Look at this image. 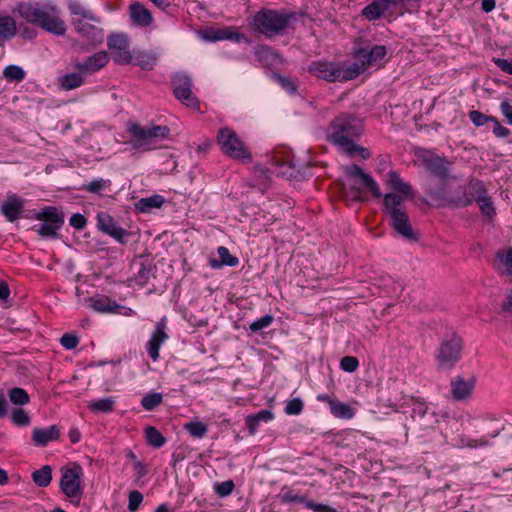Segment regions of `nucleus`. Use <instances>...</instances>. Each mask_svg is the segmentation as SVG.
Segmentation results:
<instances>
[{"instance_id": "f257e3e1", "label": "nucleus", "mask_w": 512, "mask_h": 512, "mask_svg": "<svg viewBox=\"0 0 512 512\" xmlns=\"http://www.w3.org/2000/svg\"><path fill=\"white\" fill-rule=\"evenodd\" d=\"M388 183L396 193H387L384 196V211L390 218L393 230L403 239L417 242L418 233L413 230L407 211L404 207V197H413V189L409 183L404 182L398 172H388Z\"/></svg>"}, {"instance_id": "58836bf2", "label": "nucleus", "mask_w": 512, "mask_h": 512, "mask_svg": "<svg viewBox=\"0 0 512 512\" xmlns=\"http://www.w3.org/2000/svg\"><path fill=\"white\" fill-rule=\"evenodd\" d=\"M256 59L264 66L271 65L278 58V54L269 46H259L255 49Z\"/></svg>"}, {"instance_id": "4468645a", "label": "nucleus", "mask_w": 512, "mask_h": 512, "mask_svg": "<svg viewBox=\"0 0 512 512\" xmlns=\"http://www.w3.org/2000/svg\"><path fill=\"white\" fill-rule=\"evenodd\" d=\"M470 189L475 192L474 201L479 204L481 213L487 218L492 219L496 211L491 197L487 194L485 183L479 179L473 178L470 180Z\"/></svg>"}, {"instance_id": "0e129e2a", "label": "nucleus", "mask_w": 512, "mask_h": 512, "mask_svg": "<svg viewBox=\"0 0 512 512\" xmlns=\"http://www.w3.org/2000/svg\"><path fill=\"white\" fill-rule=\"evenodd\" d=\"M276 79L280 86L290 94H294L297 90L295 83L290 77L276 75Z\"/></svg>"}, {"instance_id": "473e14b6", "label": "nucleus", "mask_w": 512, "mask_h": 512, "mask_svg": "<svg viewBox=\"0 0 512 512\" xmlns=\"http://www.w3.org/2000/svg\"><path fill=\"white\" fill-rule=\"evenodd\" d=\"M273 413L270 410H261L256 414H252L246 417V425L249 433L254 435L258 429L260 422H269L273 419Z\"/></svg>"}, {"instance_id": "c756f323", "label": "nucleus", "mask_w": 512, "mask_h": 512, "mask_svg": "<svg viewBox=\"0 0 512 512\" xmlns=\"http://www.w3.org/2000/svg\"><path fill=\"white\" fill-rule=\"evenodd\" d=\"M496 263L494 267L502 274L512 276V249H500L496 252Z\"/></svg>"}, {"instance_id": "423d86ee", "label": "nucleus", "mask_w": 512, "mask_h": 512, "mask_svg": "<svg viewBox=\"0 0 512 512\" xmlns=\"http://www.w3.org/2000/svg\"><path fill=\"white\" fill-rule=\"evenodd\" d=\"M295 13H284L272 9H261L254 16L255 29L266 37L282 34L295 19Z\"/></svg>"}, {"instance_id": "2eb2a0df", "label": "nucleus", "mask_w": 512, "mask_h": 512, "mask_svg": "<svg viewBox=\"0 0 512 512\" xmlns=\"http://www.w3.org/2000/svg\"><path fill=\"white\" fill-rule=\"evenodd\" d=\"M89 303L93 310L100 313H116L124 316H131L134 314V311L131 308L122 306L104 295H96L89 298Z\"/></svg>"}, {"instance_id": "b1692460", "label": "nucleus", "mask_w": 512, "mask_h": 512, "mask_svg": "<svg viewBox=\"0 0 512 512\" xmlns=\"http://www.w3.org/2000/svg\"><path fill=\"white\" fill-rule=\"evenodd\" d=\"M387 54L386 47L383 45H375L369 51L365 48H359L354 52L357 60L365 62L367 67L379 63Z\"/></svg>"}, {"instance_id": "774afa93", "label": "nucleus", "mask_w": 512, "mask_h": 512, "mask_svg": "<svg viewBox=\"0 0 512 512\" xmlns=\"http://www.w3.org/2000/svg\"><path fill=\"white\" fill-rule=\"evenodd\" d=\"M69 223L73 228L82 230L85 228L87 220L82 214L75 213L70 217Z\"/></svg>"}, {"instance_id": "dca6fc26", "label": "nucleus", "mask_w": 512, "mask_h": 512, "mask_svg": "<svg viewBox=\"0 0 512 512\" xmlns=\"http://www.w3.org/2000/svg\"><path fill=\"white\" fill-rule=\"evenodd\" d=\"M132 266L136 269L134 281L139 286H145L154 276L155 265L149 256L139 255L134 258Z\"/></svg>"}, {"instance_id": "09e8293b", "label": "nucleus", "mask_w": 512, "mask_h": 512, "mask_svg": "<svg viewBox=\"0 0 512 512\" xmlns=\"http://www.w3.org/2000/svg\"><path fill=\"white\" fill-rule=\"evenodd\" d=\"M145 433L149 445L155 448H160L164 445L165 438L155 427H147Z\"/></svg>"}, {"instance_id": "13d9d810", "label": "nucleus", "mask_w": 512, "mask_h": 512, "mask_svg": "<svg viewBox=\"0 0 512 512\" xmlns=\"http://www.w3.org/2000/svg\"><path fill=\"white\" fill-rule=\"evenodd\" d=\"M468 115L471 122L477 127H482L492 120V116H487L477 110H471Z\"/></svg>"}, {"instance_id": "f8f14e48", "label": "nucleus", "mask_w": 512, "mask_h": 512, "mask_svg": "<svg viewBox=\"0 0 512 512\" xmlns=\"http://www.w3.org/2000/svg\"><path fill=\"white\" fill-rule=\"evenodd\" d=\"M107 45L114 62L121 65L132 62L133 57L129 51V40L125 34L110 35Z\"/></svg>"}, {"instance_id": "37998d69", "label": "nucleus", "mask_w": 512, "mask_h": 512, "mask_svg": "<svg viewBox=\"0 0 512 512\" xmlns=\"http://www.w3.org/2000/svg\"><path fill=\"white\" fill-rule=\"evenodd\" d=\"M113 398H103L88 403V408L94 413H109L114 408Z\"/></svg>"}, {"instance_id": "4be33fe9", "label": "nucleus", "mask_w": 512, "mask_h": 512, "mask_svg": "<svg viewBox=\"0 0 512 512\" xmlns=\"http://www.w3.org/2000/svg\"><path fill=\"white\" fill-rule=\"evenodd\" d=\"M24 209V200L17 195H9L1 205V212L9 222H14Z\"/></svg>"}, {"instance_id": "ddd939ff", "label": "nucleus", "mask_w": 512, "mask_h": 512, "mask_svg": "<svg viewBox=\"0 0 512 512\" xmlns=\"http://www.w3.org/2000/svg\"><path fill=\"white\" fill-rule=\"evenodd\" d=\"M422 162L425 170L439 179V184L447 183L451 171V163L449 161L435 154L426 153L422 158Z\"/></svg>"}, {"instance_id": "f03ea898", "label": "nucleus", "mask_w": 512, "mask_h": 512, "mask_svg": "<svg viewBox=\"0 0 512 512\" xmlns=\"http://www.w3.org/2000/svg\"><path fill=\"white\" fill-rule=\"evenodd\" d=\"M388 183L396 193H387L384 196V211L390 218L393 230L403 239L417 242L418 233L413 230L407 211L404 207V197H413V189L409 183L404 182L398 172H388Z\"/></svg>"}, {"instance_id": "5701e85b", "label": "nucleus", "mask_w": 512, "mask_h": 512, "mask_svg": "<svg viewBox=\"0 0 512 512\" xmlns=\"http://www.w3.org/2000/svg\"><path fill=\"white\" fill-rule=\"evenodd\" d=\"M129 17L138 27H148L153 22L152 13L140 2L129 5Z\"/></svg>"}, {"instance_id": "052dcab7", "label": "nucleus", "mask_w": 512, "mask_h": 512, "mask_svg": "<svg viewBox=\"0 0 512 512\" xmlns=\"http://www.w3.org/2000/svg\"><path fill=\"white\" fill-rule=\"evenodd\" d=\"M156 58L150 55H140L135 58L134 64L139 65L142 69L152 70L155 66Z\"/></svg>"}, {"instance_id": "bf43d9fd", "label": "nucleus", "mask_w": 512, "mask_h": 512, "mask_svg": "<svg viewBox=\"0 0 512 512\" xmlns=\"http://www.w3.org/2000/svg\"><path fill=\"white\" fill-rule=\"evenodd\" d=\"M303 401L300 398H294L287 402L285 412L288 415H298L303 410Z\"/></svg>"}, {"instance_id": "e2e57ef3", "label": "nucleus", "mask_w": 512, "mask_h": 512, "mask_svg": "<svg viewBox=\"0 0 512 512\" xmlns=\"http://www.w3.org/2000/svg\"><path fill=\"white\" fill-rule=\"evenodd\" d=\"M490 123H492V131L496 137L505 138L510 135V130L502 126L497 118L492 117Z\"/></svg>"}, {"instance_id": "79ce46f5", "label": "nucleus", "mask_w": 512, "mask_h": 512, "mask_svg": "<svg viewBox=\"0 0 512 512\" xmlns=\"http://www.w3.org/2000/svg\"><path fill=\"white\" fill-rule=\"evenodd\" d=\"M331 413L340 419H351L355 415V409L346 403L336 401L331 403Z\"/></svg>"}, {"instance_id": "7c9ffc66", "label": "nucleus", "mask_w": 512, "mask_h": 512, "mask_svg": "<svg viewBox=\"0 0 512 512\" xmlns=\"http://www.w3.org/2000/svg\"><path fill=\"white\" fill-rule=\"evenodd\" d=\"M219 259H210L209 264L212 268H221L223 266L235 267L238 265L239 260L237 257L230 254L228 248L220 246L217 249Z\"/></svg>"}, {"instance_id": "393cba45", "label": "nucleus", "mask_w": 512, "mask_h": 512, "mask_svg": "<svg viewBox=\"0 0 512 512\" xmlns=\"http://www.w3.org/2000/svg\"><path fill=\"white\" fill-rule=\"evenodd\" d=\"M273 165L276 167V172L286 178L289 179H304L308 174L306 170L302 171L300 167H297L293 160H275L273 158Z\"/></svg>"}, {"instance_id": "2f4dec72", "label": "nucleus", "mask_w": 512, "mask_h": 512, "mask_svg": "<svg viewBox=\"0 0 512 512\" xmlns=\"http://www.w3.org/2000/svg\"><path fill=\"white\" fill-rule=\"evenodd\" d=\"M412 417L414 419H419V425L423 428H428L432 426L437 420L434 413H429L427 407L423 403L415 404L412 410Z\"/></svg>"}, {"instance_id": "338daca9", "label": "nucleus", "mask_w": 512, "mask_h": 512, "mask_svg": "<svg viewBox=\"0 0 512 512\" xmlns=\"http://www.w3.org/2000/svg\"><path fill=\"white\" fill-rule=\"evenodd\" d=\"M234 489V483L231 480L224 481L218 485H216L215 490L219 496H228L232 493Z\"/></svg>"}, {"instance_id": "0eeeda50", "label": "nucleus", "mask_w": 512, "mask_h": 512, "mask_svg": "<svg viewBox=\"0 0 512 512\" xmlns=\"http://www.w3.org/2000/svg\"><path fill=\"white\" fill-rule=\"evenodd\" d=\"M345 174L350 179L355 180L350 186L352 201H363L364 199L360 194L364 189L370 191L375 198L382 196L377 182L369 174L365 173L360 166L353 164L345 167Z\"/></svg>"}, {"instance_id": "f704fd0d", "label": "nucleus", "mask_w": 512, "mask_h": 512, "mask_svg": "<svg viewBox=\"0 0 512 512\" xmlns=\"http://www.w3.org/2000/svg\"><path fill=\"white\" fill-rule=\"evenodd\" d=\"M462 349H464L462 338L453 332L447 334L440 344V352H460Z\"/></svg>"}, {"instance_id": "4c0bfd02", "label": "nucleus", "mask_w": 512, "mask_h": 512, "mask_svg": "<svg viewBox=\"0 0 512 512\" xmlns=\"http://www.w3.org/2000/svg\"><path fill=\"white\" fill-rule=\"evenodd\" d=\"M16 32V22L12 17H0V40H9L16 34Z\"/></svg>"}, {"instance_id": "9d476101", "label": "nucleus", "mask_w": 512, "mask_h": 512, "mask_svg": "<svg viewBox=\"0 0 512 512\" xmlns=\"http://www.w3.org/2000/svg\"><path fill=\"white\" fill-rule=\"evenodd\" d=\"M217 140L226 155L235 159H251V155L233 130L229 128L221 129L218 132Z\"/></svg>"}, {"instance_id": "412c9836", "label": "nucleus", "mask_w": 512, "mask_h": 512, "mask_svg": "<svg viewBox=\"0 0 512 512\" xmlns=\"http://www.w3.org/2000/svg\"><path fill=\"white\" fill-rule=\"evenodd\" d=\"M85 20L86 19L73 18L72 25L74 26L75 30L83 37H86L88 40H90L92 43L102 42L103 30Z\"/></svg>"}, {"instance_id": "bb28decb", "label": "nucleus", "mask_w": 512, "mask_h": 512, "mask_svg": "<svg viewBox=\"0 0 512 512\" xmlns=\"http://www.w3.org/2000/svg\"><path fill=\"white\" fill-rule=\"evenodd\" d=\"M202 36L205 40L215 42L219 40H232L235 42H240L242 39H245V36L241 33L232 31L228 28L226 29H210L206 30L202 33Z\"/></svg>"}, {"instance_id": "7ed1b4c3", "label": "nucleus", "mask_w": 512, "mask_h": 512, "mask_svg": "<svg viewBox=\"0 0 512 512\" xmlns=\"http://www.w3.org/2000/svg\"><path fill=\"white\" fill-rule=\"evenodd\" d=\"M364 131L362 119L352 113L342 112L327 127V140L349 157L370 158L369 150L357 144Z\"/></svg>"}, {"instance_id": "c03bdc74", "label": "nucleus", "mask_w": 512, "mask_h": 512, "mask_svg": "<svg viewBox=\"0 0 512 512\" xmlns=\"http://www.w3.org/2000/svg\"><path fill=\"white\" fill-rule=\"evenodd\" d=\"M386 10L376 0L367 5L362 14L370 21L379 19Z\"/></svg>"}, {"instance_id": "5fc2aeb1", "label": "nucleus", "mask_w": 512, "mask_h": 512, "mask_svg": "<svg viewBox=\"0 0 512 512\" xmlns=\"http://www.w3.org/2000/svg\"><path fill=\"white\" fill-rule=\"evenodd\" d=\"M59 229L54 227V226H51L50 224H47L45 222H42L37 228H36V232L44 237V238H52V239H57L59 238V233H58Z\"/></svg>"}, {"instance_id": "de8ad7c7", "label": "nucleus", "mask_w": 512, "mask_h": 512, "mask_svg": "<svg viewBox=\"0 0 512 512\" xmlns=\"http://www.w3.org/2000/svg\"><path fill=\"white\" fill-rule=\"evenodd\" d=\"M110 185H111V180L103 179V178H96V179H93L88 184H86L83 187V189L90 193L100 194L106 188L110 187Z\"/></svg>"}, {"instance_id": "603ef678", "label": "nucleus", "mask_w": 512, "mask_h": 512, "mask_svg": "<svg viewBox=\"0 0 512 512\" xmlns=\"http://www.w3.org/2000/svg\"><path fill=\"white\" fill-rule=\"evenodd\" d=\"M162 402V395L160 393H150L144 396L141 400V404L144 409L151 411L156 406L161 404Z\"/></svg>"}, {"instance_id": "39448f33", "label": "nucleus", "mask_w": 512, "mask_h": 512, "mask_svg": "<svg viewBox=\"0 0 512 512\" xmlns=\"http://www.w3.org/2000/svg\"><path fill=\"white\" fill-rule=\"evenodd\" d=\"M426 192L429 197L440 207L464 208L474 201V191L470 189V181L466 186L449 191L447 183L435 184L432 181L427 184Z\"/></svg>"}, {"instance_id": "6ab92c4d", "label": "nucleus", "mask_w": 512, "mask_h": 512, "mask_svg": "<svg viewBox=\"0 0 512 512\" xmlns=\"http://www.w3.org/2000/svg\"><path fill=\"white\" fill-rule=\"evenodd\" d=\"M309 72L328 82L340 81V64L315 61L310 64Z\"/></svg>"}, {"instance_id": "a19ab883", "label": "nucleus", "mask_w": 512, "mask_h": 512, "mask_svg": "<svg viewBox=\"0 0 512 512\" xmlns=\"http://www.w3.org/2000/svg\"><path fill=\"white\" fill-rule=\"evenodd\" d=\"M32 479L37 486L47 487L52 480V468L49 465H44L32 473Z\"/></svg>"}, {"instance_id": "680f3d73", "label": "nucleus", "mask_w": 512, "mask_h": 512, "mask_svg": "<svg viewBox=\"0 0 512 512\" xmlns=\"http://www.w3.org/2000/svg\"><path fill=\"white\" fill-rule=\"evenodd\" d=\"M359 365V361L356 357L345 356L341 359L340 366L346 372H354Z\"/></svg>"}, {"instance_id": "49530a36", "label": "nucleus", "mask_w": 512, "mask_h": 512, "mask_svg": "<svg viewBox=\"0 0 512 512\" xmlns=\"http://www.w3.org/2000/svg\"><path fill=\"white\" fill-rule=\"evenodd\" d=\"M459 359L458 354H437L438 368L443 371L450 370Z\"/></svg>"}, {"instance_id": "9b49d317", "label": "nucleus", "mask_w": 512, "mask_h": 512, "mask_svg": "<svg viewBox=\"0 0 512 512\" xmlns=\"http://www.w3.org/2000/svg\"><path fill=\"white\" fill-rule=\"evenodd\" d=\"M172 88L175 97L184 105L194 110H198L200 103L192 92V80L184 73H177L173 76Z\"/></svg>"}, {"instance_id": "20e7f679", "label": "nucleus", "mask_w": 512, "mask_h": 512, "mask_svg": "<svg viewBox=\"0 0 512 512\" xmlns=\"http://www.w3.org/2000/svg\"><path fill=\"white\" fill-rule=\"evenodd\" d=\"M16 10L24 20L50 33L64 35L66 32L65 23L59 17V10L50 2L35 4L22 2L17 5Z\"/></svg>"}, {"instance_id": "a18cd8bd", "label": "nucleus", "mask_w": 512, "mask_h": 512, "mask_svg": "<svg viewBox=\"0 0 512 512\" xmlns=\"http://www.w3.org/2000/svg\"><path fill=\"white\" fill-rule=\"evenodd\" d=\"M184 429L194 438H203L208 428L200 421H191L184 425Z\"/></svg>"}, {"instance_id": "4d7b16f0", "label": "nucleus", "mask_w": 512, "mask_h": 512, "mask_svg": "<svg viewBox=\"0 0 512 512\" xmlns=\"http://www.w3.org/2000/svg\"><path fill=\"white\" fill-rule=\"evenodd\" d=\"M11 419L17 426H27L30 423L29 415L21 408L13 410Z\"/></svg>"}, {"instance_id": "6e6d98bb", "label": "nucleus", "mask_w": 512, "mask_h": 512, "mask_svg": "<svg viewBox=\"0 0 512 512\" xmlns=\"http://www.w3.org/2000/svg\"><path fill=\"white\" fill-rule=\"evenodd\" d=\"M60 344L66 350H73L77 348L79 338L74 332L65 333L60 338Z\"/></svg>"}, {"instance_id": "a211bd4d", "label": "nucleus", "mask_w": 512, "mask_h": 512, "mask_svg": "<svg viewBox=\"0 0 512 512\" xmlns=\"http://www.w3.org/2000/svg\"><path fill=\"white\" fill-rule=\"evenodd\" d=\"M475 383L476 378L474 376H470L468 378L456 376L450 383V393L452 398L456 401H463L470 398L472 396Z\"/></svg>"}, {"instance_id": "8fccbe9b", "label": "nucleus", "mask_w": 512, "mask_h": 512, "mask_svg": "<svg viewBox=\"0 0 512 512\" xmlns=\"http://www.w3.org/2000/svg\"><path fill=\"white\" fill-rule=\"evenodd\" d=\"M3 75H4L5 79L10 82H12V81L20 82L24 79L25 72L19 66L9 65L4 69Z\"/></svg>"}, {"instance_id": "cd10ccee", "label": "nucleus", "mask_w": 512, "mask_h": 512, "mask_svg": "<svg viewBox=\"0 0 512 512\" xmlns=\"http://www.w3.org/2000/svg\"><path fill=\"white\" fill-rule=\"evenodd\" d=\"M35 218L58 229H60L64 224V214L56 207L52 206L42 209V211L36 214Z\"/></svg>"}, {"instance_id": "1a4fd4ad", "label": "nucleus", "mask_w": 512, "mask_h": 512, "mask_svg": "<svg viewBox=\"0 0 512 512\" xmlns=\"http://www.w3.org/2000/svg\"><path fill=\"white\" fill-rule=\"evenodd\" d=\"M128 132L134 139V147L140 148L152 144L154 139L166 138L169 134V128L161 125L143 127L136 122H132L128 124Z\"/></svg>"}, {"instance_id": "3c124183", "label": "nucleus", "mask_w": 512, "mask_h": 512, "mask_svg": "<svg viewBox=\"0 0 512 512\" xmlns=\"http://www.w3.org/2000/svg\"><path fill=\"white\" fill-rule=\"evenodd\" d=\"M10 401L15 405H25L29 402V395L22 388H12L8 393Z\"/></svg>"}, {"instance_id": "a878e982", "label": "nucleus", "mask_w": 512, "mask_h": 512, "mask_svg": "<svg viewBox=\"0 0 512 512\" xmlns=\"http://www.w3.org/2000/svg\"><path fill=\"white\" fill-rule=\"evenodd\" d=\"M109 60V56L106 52H97L94 55L88 57L84 61H77L75 67L83 72H95L104 67Z\"/></svg>"}, {"instance_id": "864d4df0", "label": "nucleus", "mask_w": 512, "mask_h": 512, "mask_svg": "<svg viewBox=\"0 0 512 512\" xmlns=\"http://www.w3.org/2000/svg\"><path fill=\"white\" fill-rule=\"evenodd\" d=\"M273 320H274V318L272 315L266 314V315L262 316L261 318L253 321L249 325V329L251 332L257 333V332L267 328L268 326H270L272 324Z\"/></svg>"}, {"instance_id": "c85d7f7f", "label": "nucleus", "mask_w": 512, "mask_h": 512, "mask_svg": "<svg viewBox=\"0 0 512 512\" xmlns=\"http://www.w3.org/2000/svg\"><path fill=\"white\" fill-rule=\"evenodd\" d=\"M58 438L59 429L55 425L44 429L36 428L32 433V439L38 446H45L48 442L57 440Z\"/></svg>"}, {"instance_id": "aec40b11", "label": "nucleus", "mask_w": 512, "mask_h": 512, "mask_svg": "<svg viewBox=\"0 0 512 512\" xmlns=\"http://www.w3.org/2000/svg\"><path fill=\"white\" fill-rule=\"evenodd\" d=\"M169 340L168 326L165 318L158 321L146 343L147 352H159L160 348Z\"/></svg>"}, {"instance_id": "f3484780", "label": "nucleus", "mask_w": 512, "mask_h": 512, "mask_svg": "<svg viewBox=\"0 0 512 512\" xmlns=\"http://www.w3.org/2000/svg\"><path fill=\"white\" fill-rule=\"evenodd\" d=\"M97 227L99 230L110 235L120 243H125L124 238L128 236V232L125 229L118 227L114 218L104 211L97 214Z\"/></svg>"}, {"instance_id": "e433bc0d", "label": "nucleus", "mask_w": 512, "mask_h": 512, "mask_svg": "<svg viewBox=\"0 0 512 512\" xmlns=\"http://www.w3.org/2000/svg\"><path fill=\"white\" fill-rule=\"evenodd\" d=\"M68 8L71 14L74 16L73 18L86 19L96 23L100 22L99 17H97L91 10L86 9L77 1H69Z\"/></svg>"}, {"instance_id": "69168bd1", "label": "nucleus", "mask_w": 512, "mask_h": 512, "mask_svg": "<svg viewBox=\"0 0 512 512\" xmlns=\"http://www.w3.org/2000/svg\"><path fill=\"white\" fill-rule=\"evenodd\" d=\"M142 501H143V495L139 491L135 490V491L130 492L128 509L131 512L136 511L139 508Z\"/></svg>"}, {"instance_id": "c9c22d12", "label": "nucleus", "mask_w": 512, "mask_h": 512, "mask_svg": "<svg viewBox=\"0 0 512 512\" xmlns=\"http://www.w3.org/2000/svg\"><path fill=\"white\" fill-rule=\"evenodd\" d=\"M58 83L61 89L69 91L82 86L84 77L80 72L68 73L60 77Z\"/></svg>"}, {"instance_id": "ea45409f", "label": "nucleus", "mask_w": 512, "mask_h": 512, "mask_svg": "<svg viewBox=\"0 0 512 512\" xmlns=\"http://www.w3.org/2000/svg\"><path fill=\"white\" fill-rule=\"evenodd\" d=\"M165 202V199L161 195H153L151 197L147 198H141L136 203V209L140 212H150L153 208H160L163 203Z\"/></svg>"}, {"instance_id": "6e6552de", "label": "nucleus", "mask_w": 512, "mask_h": 512, "mask_svg": "<svg viewBox=\"0 0 512 512\" xmlns=\"http://www.w3.org/2000/svg\"><path fill=\"white\" fill-rule=\"evenodd\" d=\"M60 488L70 499L80 501L83 495V469L77 463H70L61 470Z\"/></svg>"}, {"instance_id": "72a5a7b5", "label": "nucleus", "mask_w": 512, "mask_h": 512, "mask_svg": "<svg viewBox=\"0 0 512 512\" xmlns=\"http://www.w3.org/2000/svg\"><path fill=\"white\" fill-rule=\"evenodd\" d=\"M358 61L360 63H352L347 67L340 64V81L352 80L368 68L363 59Z\"/></svg>"}]
</instances>
